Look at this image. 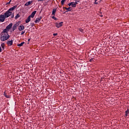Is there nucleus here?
<instances>
[{
    "label": "nucleus",
    "mask_w": 129,
    "mask_h": 129,
    "mask_svg": "<svg viewBox=\"0 0 129 129\" xmlns=\"http://www.w3.org/2000/svg\"><path fill=\"white\" fill-rule=\"evenodd\" d=\"M10 39V35H9V32H7L6 30H3L2 32L1 33V40L3 42L7 41Z\"/></svg>",
    "instance_id": "f257e3e1"
},
{
    "label": "nucleus",
    "mask_w": 129,
    "mask_h": 129,
    "mask_svg": "<svg viewBox=\"0 0 129 129\" xmlns=\"http://www.w3.org/2000/svg\"><path fill=\"white\" fill-rule=\"evenodd\" d=\"M18 8V6L15 5L13 6L12 8L9 9L5 13L4 15L6 17V18H9L10 16H12L13 14V12L15 10V9Z\"/></svg>",
    "instance_id": "f03ea898"
},
{
    "label": "nucleus",
    "mask_w": 129,
    "mask_h": 129,
    "mask_svg": "<svg viewBox=\"0 0 129 129\" xmlns=\"http://www.w3.org/2000/svg\"><path fill=\"white\" fill-rule=\"evenodd\" d=\"M6 15L5 14L4 15H0V23H3L5 22V20H6Z\"/></svg>",
    "instance_id": "7ed1b4c3"
},
{
    "label": "nucleus",
    "mask_w": 129,
    "mask_h": 129,
    "mask_svg": "<svg viewBox=\"0 0 129 129\" xmlns=\"http://www.w3.org/2000/svg\"><path fill=\"white\" fill-rule=\"evenodd\" d=\"M12 27H13V23H11L9 25H8L7 26L6 28L4 30H6V32L9 33V31H10V30H11V29H12Z\"/></svg>",
    "instance_id": "20e7f679"
},
{
    "label": "nucleus",
    "mask_w": 129,
    "mask_h": 129,
    "mask_svg": "<svg viewBox=\"0 0 129 129\" xmlns=\"http://www.w3.org/2000/svg\"><path fill=\"white\" fill-rule=\"evenodd\" d=\"M20 26V22H17L14 25L13 27V31H15V30L17 29V28Z\"/></svg>",
    "instance_id": "39448f33"
},
{
    "label": "nucleus",
    "mask_w": 129,
    "mask_h": 129,
    "mask_svg": "<svg viewBox=\"0 0 129 129\" xmlns=\"http://www.w3.org/2000/svg\"><path fill=\"white\" fill-rule=\"evenodd\" d=\"M62 26H63V22L55 23V27L56 28H61Z\"/></svg>",
    "instance_id": "423d86ee"
},
{
    "label": "nucleus",
    "mask_w": 129,
    "mask_h": 129,
    "mask_svg": "<svg viewBox=\"0 0 129 129\" xmlns=\"http://www.w3.org/2000/svg\"><path fill=\"white\" fill-rule=\"evenodd\" d=\"M77 4H78V3H77V2H76V3L72 2L69 4V6H70H70H72V7H73V8H75L76 7V5H77Z\"/></svg>",
    "instance_id": "0eeeda50"
},
{
    "label": "nucleus",
    "mask_w": 129,
    "mask_h": 129,
    "mask_svg": "<svg viewBox=\"0 0 129 129\" xmlns=\"http://www.w3.org/2000/svg\"><path fill=\"white\" fill-rule=\"evenodd\" d=\"M13 43H14V40H13L7 41L8 46H13Z\"/></svg>",
    "instance_id": "6e6552de"
},
{
    "label": "nucleus",
    "mask_w": 129,
    "mask_h": 129,
    "mask_svg": "<svg viewBox=\"0 0 129 129\" xmlns=\"http://www.w3.org/2000/svg\"><path fill=\"white\" fill-rule=\"evenodd\" d=\"M18 30L21 31H23V30H25V27H24V25H20L18 26Z\"/></svg>",
    "instance_id": "1a4fd4ad"
},
{
    "label": "nucleus",
    "mask_w": 129,
    "mask_h": 129,
    "mask_svg": "<svg viewBox=\"0 0 129 129\" xmlns=\"http://www.w3.org/2000/svg\"><path fill=\"white\" fill-rule=\"evenodd\" d=\"M36 13H37V11L33 12L29 17H30V18H34V17H35V15H36Z\"/></svg>",
    "instance_id": "9d476101"
},
{
    "label": "nucleus",
    "mask_w": 129,
    "mask_h": 129,
    "mask_svg": "<svg viewBox=\"0 0 129 129\" xmlns=\"http://www.w3.org/2000/svg\"><path fill=\"white\" fill-rule=\"evenodd\" d=\"M30 21H31V16H29L26 20L25 21V23H26V24H28V23H29L30 22Z\"/></svg>",
    "instance_id": "9b49d317"
},
{
    "label": "nucleus",
    "mask_w": 129,
    "mask_h": 129,
    "mask_svg": "<svg viewBox=\"0 0 129 129\" xmlns=\"http://www.w3.org/2000/svg\"><path fill=\"white\" fill-rule=\"evenodd\" d=\"M33 3V1H29L27 2L25 4V6H26V7H28V6H30V5H31V4H32Z\"/></svg>",
    "instance_id": "f8f14e48"
},
{
    "label": "nucleus",
    "mask_w": 129,
    "mask_h": 129,
    "mask_svg": "<svg viewBox=\"0 0 129 129\" xmlns=\"http://www.w3.org/2000/svg\"><path fill=\"white\" fill-rule=\"evenodd\" d=\"M41 19H42L41 17H39L38 18H36V20L35 21V23H39V22H40V21H41Z\"/></svg>",
    "instance_id": "ddd939ff"
},
{
    "label": "nucleus",
    "mask_w": 129,
    "mask_h": 129,
    "mask_svg": "<svg viewBox=\"0 0 129 129\" xmlns=\"http://www.w3.org/2000/svg\"><path fill=\"white\" fill-rule=\"evenodd\" d=\"M1 47L3 49V50H5V47H6V45L4 43H3L1 44Z\"/></svg>",
    "instance_id": "4468645a"
},
{
    "label": "nucleus",
    "mask_w": 129,
    "mask_h": 129,
    "mask_svg": "<svg viewBox=\"0 0 129 129\" xmlns=\"http://www.w3.org/2000/svg\"><path fill=\"white\" fill-rule=\"evenodd\" d=\"M24 44H25V42H21L20 44H17V46L19 47H22V46H23V45H24Z\"/></svg>",
    "instance_id": "2eb2a0df"
},
{
    "label": "nucleus",
    "mask_w": 129,
    "mask_h": 129,
    "mask_svg": "<svg viewBox=\"0 0 129 129\" xmlns=\"http://www.w3.org/2000/svg\"><path fill=\"white\" fill-rule=\"evenodd\" d=\"M4 95L5 96V97H6V98H10V96L7 95V93H6V92H4Z\"/></svg>",
    "instance_id": "dca6fc26"
},
{
    "label": "nucleus",
    "mask_w": 129,
    "mask_h": 129,
    "mask_svg": "<svg viewBox=\"0 0 129 129\" xmlns=\"http://www.w3.org/2000/svg\"><path fill=\"white\" fill-rule=\"evenodd\" d=\"M56 13V9H54L52 11V15L55 16V13Z\"/></svg>",
    "instance_id": "f3484780"
},
{
    "label": "nucleus",
    "mask_w": 129,
    "mask_h": 129,
    "mask_svg": "<svg viewBox=\"0 0 129 129\" xmlns=\"http://www.w3.org/2000/svg\"><path fill=\"white\" fill-rule=\"evenodd\" d=\"M129 113V110H127L126 111H125V116H127V114H128Z\"/></svg>",
    "instance_id": "a211bd4d"
},
{
    "label": "nucleus",
    "mask_w": 129,
    "mask_h": 129,
    "mask_svg": "<svg viewBox=\"0 0 129 129\" xmlns=\"http://www.w3.org/2000/svg\"><path fill=\"white\" fill-rule=\"evenodd\" d=\"M65 1H66V0H61V4L62 5V6L64 5V4L65 3Z\"/></svg>",
    "instance_id": "6ab92c4d"
},
{
    "label": "nucleus",
    "mask_w": 129,
    "mask_h": 129,
    "mask_svg": "<svg viewBox=\"0 0 129 129\" xmlns=\"http://www.w3.org/2000/svg\"><path fill=\"white\" fill-rule=\"evenodd\" d=\"M79 31H80V32H81L82 33H83L84 30L81 28H79Z\"/></svg>",
    "instance_id": "aec40b11"
},
{
    "label": "nucleus",
    "mask_w": 129,
    "mask_h": 129,
    "mask_svg": "<svg viewBox=\"0 0 129 129\" xmlns=\"http://www.w3.org/2000/svg\"><path fill=\"white\" fill-rule=\"evenodd\" d=\"M18 18H20V15L17 14L16 16V19H18Z\"/></svg>",
    "instance_id": "412c9836"
},
{
    "label": "nucleus",
    "mask_w": 129,
    "mask_h": 129,
    "mask_svg": "<svg viewBox=\"0 0 129 129\" xmlns=\"http://www.w3.org/2000/svg\"><path fill=\"white\" fill-rule=\"evenodd\" d=\"M66 10H67V11H71V10H70V8H65Z\"/></svg>",
    "instance_id": "4be33fe9"
},
{
    "label": "nucleus",
    "mask_w": 129,
    "mask_h": 129,
    "mask_svg": "<svg viewBox=\"0 0 129 129\" xmlns=\"http://www.w3.org/2000/svg\"><path fill=\"white\" fill-rule=\"evenodd\" d=\"M25 33V31H22V32H21V35H24V34Z\"/></svg>",
    "instance_id": "5701e85b"
},
{
    "label": "nucleus",
    "mask_w": 129,
    "mask_h": 129,
    "mask_svg": "<svg viewBox=\"0 0 129 129\" xmlns=\"http://www.w3.org/2000/svg\"><path fill=\"white\" fill-rule=\"evenodd\" d=\"M97 0H95V1L94 4H95V5H98V3H97Z\"/></svg>",
    "instance_id": "b1692460"
},
{
    "label": "nucleus",
    "mask_w": 129,
    "mask_h": 129,
    "mask_svg": "<svg viewBox=\"0 0 129 129\" xmlns=\"http://www.w3.org/2000/svg\"><path fill=\"white\" fill-rule=\"evenodd\" d=\"M58 35V34L57 33H53V36H57Z\"/></svg>",
    "instance_id": "393cba45"
},
{
    "label": "nucleus",
    "mask_w": 129,
    "mask_h": 129,
    "mask_svg": "<svg viewBox=\"0 0 129 129\" xmlns=\"http://www.w3.org/2000/svg\"><path fill=\"white\" fill-rule=\"evenodd\" d=\"M3 51V49H2V47L0 46V53Z\"/></svg>",
    "instance_id": "a878e982"
},
{
    "label": "nucleus",
    "mask_w": 129,
    "mask_h": 129,
    "mask_svg": "<svg viewBox=\"0 0 129 129\" xmlns=\"http://www.w3.org/2000/svg\"><path fill=\"white\" fill-rule=\"evenodd\" d=\"M44 0H38V2H43Z\"/></svg>",
    "instance_id": "bb28decb"
},
{
    "label": "nucleus",
    "mask_w": 129,
    "mask_h": 129,
    "mask_svg": "<svg viewBox=\"0 0 129 129\" xmlns=\"http://www.w3.org/2000/svg\"><path fill=\"white\" fill-rule=\"evenodd\" d=\"M28 41V42H30V41H31V39H29Z\"/></svg>",
    "instance_id": "cd10ccee"
},
{
    "label": "nucleus",
    "mask_w": 129,
    "mask_h": 129,
    "mask_svg": "<svg viewBox=\"0 0 129 129\" xmlns=\"http://www.w3.org/2000/svg\"><path fill=\"white\" fill-rule=\"evenodd\" d=\"M100 17H103V15H101Z\"/></svg>",
    "instance_id": "c85d7f7f"
},
{
    "label": "nucleus",
    "mask_w": 129,
    "mask_h": 129,
    "mask_svg": "<svg viewBox=\"0 0 129 129\" xmlns=\"http://www.w3.org/2000/svg\"><path fill=\"white\" fill-rule=\"evenodd\" d=\"M55 18V17H52V19H54Z\"/></svg>",
    "instance_id": "c756f323"
}]
</instances>
